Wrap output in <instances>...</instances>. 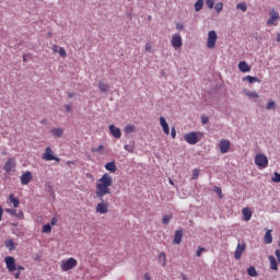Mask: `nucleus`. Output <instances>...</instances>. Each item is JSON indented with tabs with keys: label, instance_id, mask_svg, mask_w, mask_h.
I'll return each mask as SVG.
<instances>
[{
	"label": "nucleus",
	"instance_id": "f257e3e1",
	"mask_svg": "<svg viewBox=\"0 0 280 280\" xmlns=\"http://www.w3.org/2000/svg\"><path fill=\"white\" fill-rule=\"evenodd\" d=\"M110 187H113V176H110L108 173H105L101 178L96 180V198L102 200L104 196H108V194H110Z\"/></svg>",
	"mask_w": 280,
	"mask_h": 280
},
{
	"label": "nucleus",
	"instance_id": "f03ea898",
	"mask_svg": "<svg viewBox=\"0 0 280 280\" xmlns=\"http://www.w3.org/2000/svg\"><path fill=\"white\" fill-rule=\"evenodd\" d=\"M78 266V259L70 257L68 259H62L60 262L61 272H69V270H73Z\"/></svg>",
	"mask_w": 280,
	"mask_h": 280
},
{
	"label": "nucleus",
	"instance_id": "7ed1b4c3",
	"mask_svg": "<svg viewBox=\"0 0 280 280\" xmlns=\"http://www.w3.org/2000/svg\"><path fill=\"white\" fill-rule=\"evenodd\" d=\"M100 200H101V202H98L96 205L95 212L100 213L101 215H104V214L108 213L110 203H108V201H104V197H103V199H100Z\"/></svg>",
	"mask_w": 280,
	"mask_h": 280
},
{
	"label": "nucleus",
	"instance_id": "20e7f679",
	"mask_svg": "<svg viewBox=\"0 0 280 280\" xmlns=\"http://www.w3.org/2000/svg\"><path fill=\"white\" fill-rule=\"evenodd\" d=\"M42 159L44 161H56V163H60V158L54 155V150L51 149V147H47L45 149V152L43 153Z\"/></svg>",
	"mask_w": 280,
	"mask_h": 280
},
{
	"label": "nucleus",
	"instance_id": "39448f33",
	"mask_svg": "<svg viewBox=\"0 0 280 280\" xmlns=\"http://www.w3.org/2000/svg\"><path fill=\"white\" fill-rule=\"evenodd\" d=\"M255 164L257 165V167H261L262 170H265L266 167H268V156H266V154L264 153L256 154Z\"/></svg>",
	"mask_w": 280,
	"mask_h": 280
},
{
	"label": "nucleus",
	"instance_id": "423d86ee",
	"mask_svg": "<svg viewBox=\"0 0 280 280\" xmlns=\"http://www.w3.org/2000/svg\"><path fill=\"white\" fill-rule=\"evenodd\" d=\"M215 43H218V33H215V31H210L208 33V38H207L208 49H214Z\"/></svg>",
	"mask_w": 280,
	"mask_h": 280
},
{
	"label": "nucleus",
	"instance_id": "0eeeda50",
	"mask_svg": "<svg viewBox=\"0 0 280 280\" xmlns=\"http://www.w3.org/2000/svg\"><path fill=\"white\" fill-rule=\"evenodd\" d=\"M279 20H280L279 13L275 9H271L269 11V19L267 20V25L269 27L277 26V21Z\"/></svg>",
	"mask_w": 280,
	"mask_h": 280
},
{
	"label": "nucleus",
	"instance_id": "6e6552de",
	"mask_svg": "<svg viewBox=\"0 0 280 280\" xmlns=\"http://www.w3.org/2000/svg\"><path fill=\"white\" fill-rule=\"evenodd\" d=\"M184 139L186 143H189V145H196L198 141H200V138H198V135L196 131H190L184 136Z\"/></svg>",
	"mask_w": 280,
	"mask_h": 280
},
{
	"label": "nucleus",
	"instance_id": "1a4fd4ad",
	"mask_svg": "<svg viewBox=\"0 0 280 280\" xmlns=\"http://www.w3.org/2000/svg\"><path fill=\"white\" fill-rule=\"evenodd\" d=\"M171 45L174 49H180L183 47V36L180 34H173Z\"/></svg>",
	"mask_w": 280,
	"mask_h": 280
},
{
	"label": "nucleus",
	"instance_id": "9d476101",
	"mask_svg": "<svg viewBox=\"0 0 280 280\" xmlns=\"http://www.w3.org/2000/svg\"><path fill=\"white\" fill-rule=\"evenodd\" d=\"M4 264L7 266V269L10 272H14V270H16V260L14 259V257L12 256L4 257Z\"/></svg>",
	"mask_w": 280,
	"mask_h": 280
},
{
	"label": "nucleus",
	"instance_id": "9b49d317",
	"mask_svg": "<svg viewBox=\"0 0 280 280\" xmlns=\"http://www.w3.org/2000/svg\"><path fill=\"white\" fill-rule=\"evenodd\" d=\"M16 167V160L14 158H9L7 163L3 166L4 172H7V174H10V172H14Z\"/></svg>",
	"mask_w": 280,
	"mask_h": 280
},
{
	"label": "nucleus",
	"instance_id": "f8f14e48",
	"mask_svg": "<svg viewBox=\"0 0 280 280\" xmlns=\"http://www.w3.org/2000/svg\"><path fill=\"white\" fill-rule=\"evenodd\" d=\"M219 150L221 154H226L231 150V142L229 140H220Z\"/></svg>",
	"mask_w": 280,
	"mask_h": 280
},
{
	"label": "nucleus",
	"instance_id": "ddd939ff",
	"mask_svg": "<svg viewBox=\"0 0 280 280\" xmlns=\"http://www.w3.org/2000/svg\"><path fill=\"white\" fill-rule=\"evenodd\" d=\"M244 250H246V244L238 243L234 253V258L242 259V255L244 254Z\"/></svg>",
	"mask_w": 280,
	"mask_h": 280
},
{
	"label": "nucleus",
	"instance_id": "4468645a",
	"mask_svg": "<svg viewBox=\"0 0 280 280\" xmlns=\"http://www.w3.org/2000/svg\"><path fill=\"white\" fill-rule=\"evenodd\" d=\"M22 185H30L32 183V172L26 171L23 175L20 177Z\"/></svg>",
	"mask_w": 280,
	"mask_h": 280
},
{
	"label": "nucleus",
	"instance_id": "2eb2a0df",
	"mask_svg": "<svg viewBox=\"0 0 280 280\" xmlns=\"http://www.w3.org/2000/svg\"><path fill=\"white\" fill-rule=\"evenodd\" d=\"M109 131L115 139H121V129L115 127V125H109Z\"/></svg>",
	"mask_w": 280,
	"mask_h": 280
},
{
	"label": "nucleus",
	"instance_id": "dca6fc26",
	"mask_svg": "<svg viewBox=\"0 0 280 280\" xmlns=\"http://www.w3.org/2000/svg\"><path fill=\"white\" fill-rule=\"evenodd\" d=\"M160 126L165 135H170V125L167 124V120H165V117H160Z\"/></svg>",
	"mask_w": 280,
	"mask_h": 280
},
{
	"label": "nucleus",
	"instance_id": "f3484780",
	"mask_svg": "<svg viewBox=\"0 0 280 280\" xmlns=\"http://www.w3.org/2000/svg\"><path fill=\"white\" fill-rule=\"evenodd\" d=\"M50 135L55 137L56 139H60L65 135V129L62 128H52L50 130Z\"/></svg>",
	"mask_w": 280,
	"mask_h": 280
},
{
	"label": "nucleus",
	"instance_id": "a211bd4d",
	"mask_svg": "<svg viewBox=\"0 0 280 280\" xmlns=\"http://www.w3.org/2000/svg\"><path fill=\"white\" fill-rule=\"evenodd\" d=\"M7 213H10V215H15L16 218H20V220H23L24 214L21 210L16 209H5Z\"/></svg>",
	"mask_w": 280,
	"mask_h": 280
},
{
	"label": "nucleus",
	"instance_id": "6ab92c4d",
	"mask_svg": "<svg viewBox=\"0 0 280 280\" xmlns=\"http://www.w3.org/2000/svg\"><path fill=\"white\" fill-rule=\"evenodd\" d=\"M98 89L101 93H108L110 91V85L104 81H98Z\"/></svg>",
	"mask_w": 280,
	"mask_h": 280
},
{
	"label": "nucleus",
	"instance_id": "aec40b11",
	"mask_svg": "<svg viewBox=\"0 0 280 280\" xmlns=\"http://www.w3.org/2000/svg\"><path fill=\"white\" fill-rule=\"evenodd\" d=\"M180 242H183V229H179L175 232L173 241V243L177 245L180 244Z\"/></svg>",
	"mask_w": 280,
	"mask_h": 280
},
{
	"label": "nucleus",
	"instance_id": "412c9836",
	"mask_svg": "<svg viewBox=\"0 0 280 280\" xmlns=\"http://www.w3.org/2000/svg\"><path fill=\"white\" fill-rule=\"evenodd\" d=\"M242 213L245 222H249L250 218H253V210H250V208H244Z\"/></svg>",
	"mask_w": 280,
	"mask_h": 280
},
{
	"label": "nucleus",
	"instance_id": "4be33fe9",
	"mask_svg": "<svg viewBox=\"0 0 280 280\" xmlns=\"http://www.w3.org/2000/svg\"><path fill=\"white\" fill-rule=\"evenodd\" d=\"M269 262H270V269L271 270H279V265L277 264V258L275 256H268Z\"/></svg>",
	"mask_w": 280,
	"mask_h": 280
},
{
	"label": "nucleus",
	"instance_id": "5701e85b",
	"mask_svg": "<svg viewBox=\"0 0 280 280\" xmlns=\"http://www.w3.org/2000/svg\"><path fill=\"white\" fill-rule=\"evenodd\" d=\"M158 259L163 268L167 266V257L165 256V253H160Z\"/></svg>",
	"mask_w": 280,
	"mask_h": 280
},
{
	"label": "nucleus",
	"instance_id": "b1692460",
	"mask_svg": "<svg viewBox=\"0 0 280 280\" xmlns=\"http://www.w3.org/2000/svg\"><path fill=\"white\" fill-rule=\"evenodd\" d=\"M4 246L8 248V250H14L16 248V243L12 240L4 241Z\"/></svg>",
	"mask_w": 280,
	"mask_h": 280
},
{
	"label": "nucleus",
	"instance_id": "393cba45",
	"mask_svg": "<svg viewBox=\"0 0 280 280\" xmlns=\"http://www.w3.org/2000/svg\"><path fill=\"white\" fill-rule=\"evenodd\" d=\"M9 201L11 205H13V207L15 209L19 207V205H21V200H19V198L14 197V195L9 196Z\"/></svg>",
	"mask_w": 280,
	"mask_h": 280
},
{
	"label": "nucleus",
	"instance_id": "a878e982",
	"mask_svg": "<svg viewBox=\"0 0 280 280\" xmlns=\"http://www.w3.org/2000/svg\"><path fill=\"white\" fill-rule=\"evenodd\" d=\"M265 244H272V230H268L264 237Z\"/></svg>",
	"mask_w": 280,
	"mask_h": 280
},
{
	"label": "nucleus",
	"instance_id": "bb28decb",
	"mask_svg": "<svg viewBox=\"0 0 280 280\" xmlns=\"http://www.w3.org/2000/svg\"><path fill=\"white\" fill-rule=\"evenodd\" d=\"M105 170H107V172H112L114 174V172H117V165L115 164V162H108L105 165Z\"/></svg>",
	"mask_w": 280,
	"mask_h": 280
},
{
	"label": "nucleus",
	"instance_id": "cd10ccee",
	"mask_svg": "<svg viewBox=\"0 0 280 280\" xmlns=\"http://www.w3.org/2000/svg\"><path fill=\"white\" fill-rule=\"evenodd\" d=\"M238 69L240 71H250V67L248 63H246V61H241L238 63Z\"/></svg>",
	"mask_w": 280,
	"mask_h": 280
},
{
	"label": "nucleus",
	"instance_id": "c85d7f7f",
	"mask_svg": "<svg viewBox=\"0 0 280 280\" xmlns=\"http://www.w3.org/2000/svg\"><path fill=\"white\" fill-rule=\"evenodd\" d=\"M137 131V127H135V125H127L125 127V132L126 135H132V132Z\"/></svg>",
	"mask_w": 280,
	"mask_h": 280
},
{
	"label": "nucleus",
	"instance_id": "c756f323",
	"mask_svg": "<svg viewBox=\"0 0 280 280\" xmlns=\"http://www.w3.org/2000/svg\"><path fill=\"white\" fill-rule=\"evenodd\" d=\"M245 95H247V97H250L252 100H259V94H257V92H253V91H244Z\"/></svg>",
	"mask_w": 280,
	"mask_h": 280
},
{
	"label": "nucleus",
	"instance_id": "7c9ffc66",
	"mask_svg": "<svg viewBox=\"0 0 280 280\" xmlns=\"http://www.w3.org/2000/svg\"><path fill=\"white\" fill-rule=\"evenodd\" d=\"M203 5H205V0H197V2L195 3V11L200 12Z\"/></svg>",
	"mask_w": 280,
	"mask_h": 280
},
{
	"label": "nucleus",
	"instance_id": "2f4dec72",
	"mask_svg": "<svg viewBox=\"0 0 280 280\" xmlns=\"http://www.w3.org/2000/svg\"><path fill=\"white\" fill-rule=\"evenodd\" d=\"M247 275H248L249 277H258L257 269H255V267H249V268L247 269Z\"/></svg>",
	"mask_w": 280,
	"mask_h": 280
},
{
	"label": "nucleus",
	"instance_id": "473e14b6",
	"mask_svg": "<svg viewBox=\"0 0 280 280\" xmlns=\"http://www.w3.org/2000/svg\"><path fill=\"white\" fill-rule=\"evenodd\" d=\"M214 10L218 14H220V12H222V10H224V3L222 2H218L215 5H214Z\"/></svg>",
	"mask_w": 280,
	"mask_h": 280
},
{
	"label": "nucleus",
	"instance_id": "72a5a7b5",
	"mask_svg": "<svg viewBox=\"0 0 280 280\" xmlns=\"http://www.w3.org/2000/svg\"><path fill=\"white\" fill-rule=\"evenodd\" d=\"M124 150H126L127 152H130V154H132V152H135V142L132 144H125Z\"/></svg>",
	"mask_w": 280,
	"mask_h": 280
},
{
	"label": "nucleus",
	"instance_id": "f704fd0d",
	"mask_svg": "<svg viewBox=\"0 0 280 280\" xmlns=\"http://www.w3.org/2000/svg\"><path fill=\"white\" fill-rule=\"evenodd\" d=\"M236 10H242V12H246L248 10V7H246L245 2L236 4Z\"/></svg>",
	"mask_w": 280,
	"mask_h": 280
},
{
	"label": "nucleus",
	"instance_id": "c9c22d12",
	"mask_svg": "<svg viewBox=\"0 0 280 280\" xmlns=\"http://www.w3.org/2000/svg\"><path fill=\"white\" fill-rule=\"evenodd\" d=\"M244 80H247V82H249V84H253L255 82H259V79H257L255 77H250V75L245 77Z\"/></svg>",
	"mask_w": 280,
	"mask_h": 280
},
{
	"label": "nucleus",
	"instance_id": "e433bc0d",
	"mask_svg": "<svg viewBox=\"0 0 280 280\" xmlns=\"http://www.w3.org/2000/svg\"><path fill=\"white\" fill-rule=\"evenodd\" d=\"M171 220H172V214H165L162 219V224H170Z\"/></svg>",
	"mask_w": 280,
	"mask_h": 280
},
{
	"label": "nucleus",
	"instance_id": "4c0bfd02",
	"mask_svg": "<svg viewBox=\"0 0 280 280\" xmlns=\"http://www.w3.org/2000/svg\"><path fill=\"white\" fill-rule=\"evenodd\" d=\"M42 233H51V224H45L42 229Z\"/></svg>",
	"mask_w": 280,
	"mask_h": 280
},
{
	"label": "nucleus",
	"instance_id": "58836bf2",
	"mask_svg": "<svg viewBox=\"0 0 280 280\" xmlns=\"http://www.w3.org/2000/svg\"><path fill=\"white\" fill-rule=\"evenodd\" d=\"M104 151V145L100 144L97 148H92L91 152L95 153V152H103Z\"/></svg>",
	"mask_w": 280,
	"mask_h": 280
},
{
	"label": "nucleus",
	"instance_id": "ea45409f",
	"mask_svg": "<svg viewBox=\"0 0 280 280\" xmlns=\"http://www.w3.org/2000/svg\"><path fill=\"white\" fill-rule=\"evenodd\" d=\"M206 5L212 10L213 5H215V0H206Z\"/></svg>",
	"mask_w": 280,
	"mask_h": 280
},
{
	"label": "nucleus",
	"instance_id": "a19ab883",
	"mask_svg": "<svg viewBox=\"0 0 280 280\" xmlns=\"http://www.w3.org/2000/svg\"><path fill=\"white\" fill-rule=\"evenodd\" d=\"M198 176H200V170L195 168L192 171V180H197Z\"/></svg>",
	"mask_w": 280,
	"mask_h": 280
},
{
	"label": "nucleus",
	"instance_id": "79ce46f5",
	"mask_svg": "<svg viewBox=\"0 0 280 280\" xmlns=\"http://www.w3.org/2000/svg\"><path fill=\"white\" fill-rule=\"evenodd\" d=\"M58 54H59V56L61 58H66L67 57V50L63 47L59 48V52Z\"/></svg>",
	"mask_w": 280,
	"mask_h": 280
},
{
	"label": "nucleus",
	"instance_id": "37998d69",
	"mask_svg": "<svg viewBox=\"0 0 280 280\" xmlns=\"http://www.w3.org/2000/svg\"><path fill=\"white\" fill-rule=\"evenodd\" d=\"M276 108V104L273 101H270L268 104H267V110H275Z\"/></svg>",
	"mask_w": 280,
	"mask_h": 280
},
{
	"label": "nucleus",
	"instance_id": "c03bdc74",
	"mask_svg": "<svg viewBox=\"0 0 280 280\" xmlns=\"http://www.w3.org/2000/svg\"><path fill=\"white\" fill-rule=\"evenodd\" d=\"M144 49H145V51H148V54L154 52V50H152V44H150V43L145 44Z\"/></svg>",
	"mask_w": 280,
	"mask_h": 280
},
{
	"label": "nucleus",
	"instance_id": "a18cd8bd",
	"mask_svg": "<svg viewBox=\"0 0 280 280\" xmlns=\"http://www.w3.org/2000/svg\"><path fill=\"white\" fill-rule=\"evenodd\" d=\"M272 182L273 183H280V174L279 173L273 174Z\"/></svg>",
	"mask_w": 280,
	"mask_h": 280
},
{
	"label": "nucleus",
	"instance_id": "49530a36",
	"mask_svg": "<svg viewBox=\"0 0 280 280\" xmlns=\"http://www.w3.org/2000/svg\"><path fill=\"white\" fill-rule=\"evenodd\" d=\"M214 191H215V194H218L219 198H223L222 188H220V187H214Z\"/></svg>",
	"mask_w": 280,
	"mask_h": 280
},
{
	"label": "nucleus",
	"instance_id": "de8ad7c7",
	"mask_svg": "<svg viewBox=\"0 0 280 280\" xmlns=\"http://www.w3.org/2000/svg\"><path fill=\"white\" fill-rule=\"evenodd\" d=\"M201 124H209V116H207V115H202L201 116Z\"/></svg>",
	"mask_w": 280,
	"mask_h": 280
},
{
	"label": "nucleus",
	"instance_id": "09e8293b",
	"mask_svg": "<svg viewBox=\"0 0 280 280\" xmlns=\"http://www.w3.org/2000/svg\"><path fill=\"white\" fill-rule=\"evenodd\" d=\"M202 253H205V248L203 247H198V249L196 252V256L200 257L202 255Z\"/></svg>",
	"mask_w": 280,
	"mask_h": 280
},
{
	"label": "nucleus",
	"instance_id": "8fccbe9b",
	"mask_svg": "<svg viewBox=\"0 0 280 280\" xmlns=\"http://www.w3.org/2000/svg\"><path fill=\"white\" fill-rule=\"evenodd\" d=\"M171 136H172V139H176V128L175 127H172Z\"/></svg>",
	"mask_w": 280,
	"mask_h": 280
},
{
	"label": "nucleus",
	"instance_id": "3c124183",
	"mask_svg": "<svg viewBox=\"0 0 280 280\" xmlns=\"http://www.w3.org/2000/svg\"><path fill=\"white\" fill-rule=\"evenodd\" d=\"M176 30H178L180 32V31L185 30V25L183 23H177Z\"/></svg>",
	"mask_w": 280,
	"mask_h": 280
},
{
	"label": "nucleus",
	"instance_id": "603ef678",
	"mask_svg": "<svg viewBox=\"0 0 280 280\" xmlns=\"http://www.w3.org/2000/svg\"><path fill=\"white\" fill-rule=\"evenodd\" d=\"M56 224H58V219L54 217L50 221V226H56Z\"/></svg>",
	"mask_w": 280,
	"mask_h": 280
},
{
	"label": "nucleus",
	"instance_id": "864d4df0",
	"mask_svg": "<svg viewBox=\"0 0 280 280\" xmlns=\"http://www.w3.org/2000/svg\"><path fill=\"white\" fill-rule=\"evenodd\" d=\"M51 49H52V52H54V54H58L59 50H60V48H58V45H56V44L52 45Z\"/></svg>",
	"mask_w": 280,
	"mask_h": 280
},
{
	"label": "nucleus",
	"instance_id": "5fc2aeb1",
	"mask_svg": "<svg viewBox=\"0 0 280 280\" xmlns=\"http://www.w3.org/2000/svg\"><path fill=\"white\" fill-rule=\"evenodd\" d=\"M276 257H277L278 264H280V249L276 250Z\"/></svg>",
	"mask_w": 280,
	"mask_h": 280
},
{
	"label": "nucleus",
	"instance_id": "6e6d98bb",
	"mask_svg": "<svg viewBox=\"0 0 280 280\" xmlns=\"http://www.w3.org/2000/svg\"><path fill=\"white\" fill-rule=\"evenodd\" d=\"M15 270H18V272H21V270H25V267L19 265L18 267H15Z\"/></svg>",
	"mask_w": 280,
	"mask_h": 280
},
{
	"label": "nucleus",
	"instance_id": "4d7b16f0",
	"mask_svg": "<svg viewBox=\"0 0 280 280\" xmlns=\"http://www.w3.org/2000/svg\"><path fill=\"white\" fill-rule=\"evenodd\" d=\"M65 109L67 110V113H71L72 110L71 105H65Z\"/></svg>",
	"mask_w": 280,
	"mask_h": 280
},
{
	"label": "nucleus",
	"instance_id": "13d9d810",
	"mask_svg": "<svg viewBox=\"0 0 280 280\" xmlns=\"http://www.w3.org/2000/svg\"><path fill=\"white\" fill-rule=\"evenodd\" d=\"M144 279H145V280H152V277H150V273H145V275H144Z\"/></svg>",
	"mask_w": 280,
	"mask_h": 280
},
{
	"label": "nucleus",
	"instance_id": "bf43d9fd",
	"mask_svg": "<svg viewBox=\"0 0 280 280\" xmlns=\"http://www.w3.org/2000/svg\"><path fill=\"white\" fill-rule=\"evenodd\" d=\"M15 279H21V271H18L15 275H14Z\"/></svg>",
	"mask_w": 280,
	"mask_h": 280
},
{
	"label": "nucleus",
	"instance_id": "052dcab7",
	"mask_svg": "<svg viewBox=\"0 0 280 280\" xmlns=\"http://www.w3.org/2000/svg\"><path fill=\"white\" fill-rule=\"evenodd\" d=\"M2 218H3V208L0 207V222Z\"/></svg>",
	"mask_w": 280,
	"mask_h": 280
},
{
	"label": "nucleus",
	"instance_id": "680f3d73",
	"mask_svg": "<svg viewBox=\"0 0 280 280\" xmlns=\"http://www.w3.org/2000/svg\"><path fill=\"white\" fill-rule=\"evenodd\" d=\"M276 40L277 43H280V33L277 34Z\"/></svg>",
	"mask_w": 280,
	"mask_h": 280
},
{
	"label": "nucleus",
	"instance_id": "e2e57ef3",
	"mask_svg": "<svg viewBox=\"0 0 280 280\" xmlns=\"http://www.w3.org/2000/svg\"><path fill=\"white\" fill-rule=\"evenodd\" d=\"M182 279L183 280H188L187 276H185L184 273H182Z\"/></svg>",
	"mask_w": 280,
	"mask_h": 280
},
{
	"label": "nucleus",
	"instance_id": "0e129e2a",
	"mask_svg": "<svg viewBox=\"0 0 280 280\" xmlns=\"http://www.w3.org/2000/svg\"><path fill=\"white\" fill-rule=\"evenodd\" d=\"M73 163H74L73 161H68L67 165H73Z\"/></svg>",
	"mask_w": 280,
	"mask_h": 280
},
{
	"label": "nucleus",
	"instance_id": "69168bd1",
	"mask_svg": "<svg viewBox=\"0 0 280 280\" xmlns=\"http://www.w3.org/2000/svg\"><path fill=\"white\" fill-rule=\"evenodd\" d=\"M73 95H75V94H73V93H69L68 94V96L71 98V97H73Z\"/></svg>",
	"mask_w": 280,
	"mask_h": 280
},
{
	"label": "nucleus",
	"instance_id": "338daca9",
	"mask_svg": "<svg viewBox=\"0 0 280 280\" xmlns=\"http://www.w3.org/2000/svg\"><path fill=\"white\" fill-rule=\"evenodd\" d=\"M170 185H174V180L168 179Z\"/></svg>",
	"mask_w": 280,
	"mask_h": 280
},
{
	"label": "nucleus",
	"instance_id": "774afa93",
	"mask_svg": "<svg viewBox=\"0 0 280 280\" xmlns=\"http://www.w3.org/2000/svg\"><path fill=\"white\" fill-rule=\"evenodd\" d=\"M23 62H27V57H23Z\"/></svg>",
	"mask_w": 280,
	"mask_h": 280
}]
</instances>
